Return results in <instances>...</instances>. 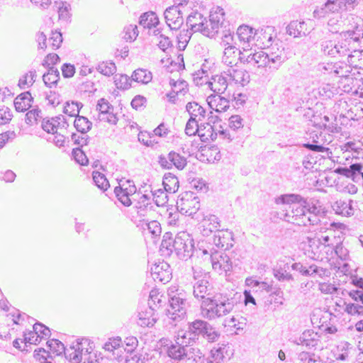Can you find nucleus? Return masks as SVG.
I'll return each instance as SVG.
<instances>
[{"mask_svg": "<svg viewBox=\"0 0 363 363\" xmlns=\"http://www.w3.org/2000/svg\"><path fill=\"white\" fill-rule=\"evenodd\" d=\"M33 97L30 91H25L18 95L13 101L15 109L18 112H24L31 107Z\"/></svg>", "mask_w": 363, "mask_h": 363, "instance_id": "c85d7f7f", "label": "nucleus"}, {"mask_svg": "<svg viewBox=\"0 0 363 363\" xmlns=\"http://www.w3.org/2000/svg\"><path fill=\"white\" fill-rule=\"evenodd\" d=\"M352 283L358 289L348 292L353 303H345V311L350 315L363 316V278H354Z\"/></svg>", "mask_w": 363, "mask_h": 363, "instance_id": "39448f33", "label": "nucleus"}, {"mask_svg": "<svg viewBox=\"0 0 363 363\" xmlns=\"http://www.w3.org/2000/svg\"><path fill=\"white\" fill-rule=\"evenodd\" d=\"M131 78L134 82L146 84L151 82L152 74L147 69L139 68L133 72Z\"/></svg>", "mask_w": 363, "mask_h": 363, "instance_id": "58836bf2", "label": "nucleus"}, {"mask_svg": "<svg viewBox=\"0 0 363 363\" xmlns=\"http://www.w3.org/2000/svg\"><path fill=\"white\" fill-rule=\"evenodd\" d=\"M319 70L331 77L349 79L352 69L343 62H325L319 65Z\"/></svg>", "mask_w": 363, "mask_h": 363, "instance_id": "6e6552de", "label": "nucleus"}, {"mask_svg": "<svg viewBox=\"0 0 363 363\" xmlns=\"http://www.w3.org/2000/svg\"><path fill=\"white\" fill-rule=\"evenodd\" d=\"M346 10V1L344 0H327L320 8L313 11V16L315 18H323L330 13H339Z\"/></svg>", "mask_w": 363, "mask_h": 363, "instance_id": "9d476101", "label": "nucleus"}, {"mask_svg": "<svg viewBox=\"0 0 363 363\" xmlns=\"http://www.w3.org/2000/svg\"><path fill=\"white\" fill-rule=\"evenodd\" d=\"M185 363H208V359L199 348L192 347Z\"/></svg>", "mask_w": 363, "mask_h": 363, "instance_id": "37998d69", "label": "nucleus"}, {"mask_svg": "<svg viewBox=\"0 0 363 363\" xmlns=\"http://www.w3.org/2000/svg\"><path fill=\"white\" fill-rule=\"evenodd\" d=\"M223 9L218 7L215 12H211L209 16V21L213 23L214 28H218L220 23L223 21Z\"/></svg>", "mask_w": 363, "mask_h": 363, "instance_id": "0e129e2a", "label": "nucleus"}, {"mask_svg": "<svg viewBox=\"0 0 363 363\" xmlns=\"http://www.w3.org/2000/svg\"><path fill=\"white\" fill-rule=\"evenodd\" d=\"M240 52L241 51L238 50L233 45H228V47H225L222 57V62L230 67L236 66L238 61L240 60Z\"/></svg>", "mask_w": 363, "mask_h": 363, "instance_id": "cd10ccee", "label": "nucleus"}, {"mask_svg": "<svg viewBox=\"0 0 363 363\" xmlns=\"http://www.w3.org/2000/svg\"><path fill=\"white\" fill-rule=\"evenodd\" d=\"M162 185L166 193H175L179 186V179L172 173H166L163 177Z\"/></svg>", "mask_w": 363, "mask_h": 363, "instance_id": "473e14b6", "label": "nucleus"}, {"mask_svg": "<svg viewBox=\"0 0 363 363\" xmlns=\"http://www.w3.org/2000/svg\"><path fill=\"white\" fill-rule=\"evenodd\" d=\"M139 24L144 28L151 29L156 28L160 24V20L155 12L147 11L140 16Z\"/></svg>", "mask_w": 363, "mask_h": 363, "instance_id": "2f4dec72", "label": "nucleus"}, {"mask_svg": "<svg viewBox=\"0 0 363 363\" xmlns=\"http://www.w3.org/2000/svg\"><path fill=\"white\" fill-rule=\"evenodd\" d=\"M213 242L218 248L229 250L234 245L233 233L228 230H220L214 235Z\"/></svg>", "mask_w": 363, "mask_h": 363, "instance_id": "dca6fc26", "label": "nucleus"}, {"mask_svg": "<svg viewBox=\"0 0 363 363\" xmlns=\"http://www.w3.org/2000/svg\"><path fill=\"white\" fill-rule=\"evenodd\" d=\"M96 70L107 77L111 76L116 72V66L111 61L101 62L96 67Z\"/></svg>", "mask_w": 363, "mask_h": 363, "instance_id": "49530a36", "label": "nucleus"}, {"mask_svg": "<svg viewBox=\"0 0 363 363\" xmlns=\"http://www.w3.org/2000/svg\"><path fill=\"white\" fill-rule=\"evenodd\" d=\"M186 109L190 115V118H194L198 121L204 119L206 110L196 101L189 102L186 106Z\"/></svg>", "mask_w": 363, "mask_h": 363, "instance_id": "72a5a7b5", "label": "nucleus"}, {"mask_svg": "<svg viewBox=\"0 0 363 363\" xmlns=\"http://www.w3.org/2000/svg\"><path fill=\"white\" fill-rule=\"evenodd\" d=\"M90 342L86 338L78 339L76 342V346H79V352L82 353V362L83 363H92V360H90V353L92 350V347L90 345Z\"/></svg>", "mask_w": 363, "mask_h": 363, "instance_id": "f704fd0d", "label": "nucleus"}, {"mask_svg": "<svg viewBox=\"0 0 363 363\" xmlns=\"http://www.w3.org/2000/svg\"><path fill=\"white\" fill-rule=\"evenodd\" d=\"M352 200H349L348 201L339 200L333 205V208L337 214L346 217H350L354 215V208L352 206Z\"/></svg>", "mask_w": 363, "mask_h": 363, "instance_id": "c756f323", "label": "nucleus"}, {"mask_svg": "<svg viewBox=\"0 0 363 363\" xmlns=\"http://www.w3.org/2000/svg\"><path fill=\"white\" fill-rule=\"evenodd\" d=\"M347 80H352V87L350 88L347 91H352V93L359 95V97L363 98V79L361 78L354 79L350 78Z\"/></svg>", "mask_w": 363, "mask_h": 363, "instance_id": "338daca9", "label": "nucleus"}, {"mask_svg": "<svg viewBox=\"0 0 363 363\" xmlns=\"http://www.w3.org/2000/svg\"><path fill=\"white\" fill-rule=\"evenodd\" d=\"M79 346L76 344L71 346L69 349L65 350L63 352L67 359L72 363H81L82 362V353L79 352Z\"/></svg>", "mask_w": 363, "mask_h": 363, "instance_id": "79ce46f5", "label": "nucleus"}, {"mask_svg": "<svg viewBox=\"0 0 363 363\" xmlns=\"http://www.w3.org/2000/svg\"><path fill=\"white\" fill-rule=\"evenodd\" d=\"M209 323L206 320L196 319L193 322L188 323L189 330L191 333L197 335L199 337L201 335L203 337L205 332H207Z\"/></svg>", "mask_w": 363, "mask_h": 363, "instance_id": "4c0bfd02", "label": "nucleus"}, {"mask_svg": "<svg viewBox=\"0 0 363 363\" xmlns=\"http://www.w3.org/2000/svg\"><path fill=\"white\" fill-rule=\"evenodd\" d=\"M223 74L229 77V80L242 86L247 84L250 82L249 73L242 69H235L234 67H232L228 68L227 71H224Z\"/></svg>", "mask_w": 363, "mask_h": 363, "instance_id": "aec40b11", "label": "nucleus"}, {"mask_svg": "<svg viewBox=\"0 0 363 363\" xmlns=\"http://www.w3.org/2000/svg\"><path fill=\"white\" fill-rule=\"evenodd\" d=\"M289 269V264H285L284 267L274 269V276L279 281H294V277L288 272Z\"/></svg>", "mask_w": 363, "mask_h": 363, "instance_id": "a18cd8bd", "label": "nucleus"}, {"mask_svg": "<svg viewBox=\"0 0 363 363\" xmlns=\"http://www.w3.org/2000/svg\"><path fill=\"white\" fill-rule=\"evenodd\" d=\"M132 81V78L126 74H116L114 77V83L119 89H128L131 86Z\"/></svg>", "mask_w": 363, "mask_h": 363, "instance_id": "603ef678", "label": "nucleus"}, {"mask_svg": "<svg viewBox=\"0 0 363 363\" xmlns=\"http://www.w3.org/2000/svg\"><path fill=\"white\" fill-rule=\"evenodd\" d=\"M164 16L166 23L171 30L180 28L184 23V18L178 6H172L166 9Z\"/></svg>", "mask_w": 363, "mask_h": 363, "instance_id": "ddd939ff", "label": "nucleus"}, {"mask_svg": "<svg viewBox=\"0 0 363 363\" xmlns=\"http://www.w3.org/2000/svg\"><path fill=\"white\" fill-rule=\"evenodd\" d=\"M169 160L172 163V166L180 170L187 164L186 159L174 151L169 152Z\"/></svg>", "mask_w": 363, "mask_h": 363, "instance_id": "09e8293b", "label": "nucleus"}, {"mask_svg": "<svg viewBox=\"0 0 363 363\" xmlns=\"http://www.w3.org/2000/svg\"><path fill=\"white\" fill-rule=\"evenodd\" d=\"M363 165L361 163H355L351 164L349 167H339L335 169V172L350 178L354 182H358L360 179Z\"/></svg>", "mask_w": 363, "mask_h": 363, "instance_id": "412c9836", "label": "nucleus"}, {"mask_svg": "<svg viewBox=\"0 0 363 363\" xmlns=\"http://www.w3.org/2000/svg\"><path fill=\"white\" fill-rule=\"evenodd\" d=\"M200 220H202L203 224L201 225V233L203 236H209L211 233H215L217 234L220 227V220L215 215H209L206 217L202 214V217Z\"/></svg>", "mask_w": 363, "mask_h": 363, "instance_id": "f3484780", "label": "nucleus"}, {"mask_svg": "<svg viewBox=\"0 0 363 363\" xmlns=\"http://www.w3.org/2000/svg\"><path fill=\"white\" fill-rule=\"evenodd\" d=\"M136 208L140 216H145L144 211H151L153 208L151 196L147 194H143L138 201Z\"/></svg>", "mask_w": 363, "mask_h": 363, "instance_id": "a19ab883", "label": "nucleus"}, {"mask_svg": "<svg viewBox=\"0 0 363 363\" xmlns=\"http://www.w3.org/2000/svg\"><path fill=\"white\" fill-rule=\"evenodd\" d=\"M363 50H360V45L357 47L356 49L350 50L347 56L348 62L350 65L348 66L351 68L353 67L354 68L357 67L358 62L360 61V57H362Z\"/></svg>", "mask_w": 363, "mask_h": 363, "instance_id": "5fc2aeb1", "label": "nucleus"}, {"mask_svg": "<svg viewBox=\"0 0 363 363\" xmlns=\"http://www.w3.org/2000/svg\"><path fill=\"white\" fill-rule=\"evenodd\" d=\"M286 33L294 38L306 36L310 31L305 21H292L286 27Z\"/></svg>", "mask_w": 363, "mask_h": 363, "instance_id": "393cba45", "label": "nucleus"}, {"mask_svg": "<svg viewBox=\"0 0 363 363\" xmlns=\"http://www.w3.org/2000/svg\"><path fill=\"white\" fill-rule=\"evenodd\" d=\"M114 193L117 199L125 206H130L132 204V201L130 199V196L133 194H126L125 191L121 189H114Z\"/></svg>", "mask_w": 363, "mask_h": 363, "instance_id": "69168bd1", "label": "nucleus"}, {"mask_svg": "<svg viewBox=\"0 0 363 363\" xmlns=\"http://www.w3.org/2000/svg\"><path fill=\"white\" fill-rule=\"evenodd\" d=\"M360 38H363V29L357 23L354 30H348L340 33L335 42L334 57H345L350 50L359 46Z\"/></svg>", "mask_w": 363, "mask_h": 363, "instance_id": "f03ea898", "label": "nucleus"}, {"mask_svg": "<svg viewBox=\"0 0 363 363\" xmlns=\"http://www.w3.org/2000/svg\"><path fill=\"white\" fill-rule=\"evenodd\" d=\"M92 177L96 186L103 191H105L110 186L105 175L98 171L93 172Z\"/></svg>", "mask_w": 363, "mask_h": 363, "instance_id": "3c124183", "label": "nucleus"}, {"mask_svg": "<svg viewBox=\"0 0 363 363\" xmlns=\"http://www.w3.org/2000/svg\"><path fill=\"white\" fill-rule=\"evenodd\" d=\"M47 346L49 347L50 352L59 356L62 354L65 350L64 344L57 339H51L47 342Z\"/></svg>", "mask_w": 363, "mask_h": 363, "instance_id": "6e6d98bb", "label": "nucleus"}, {"mask_svg": "<svg viewBox=\"0 0 363 363\" xmlns=\"http://www.w3.org/2000/svg\"><path fill=\"white\" fill-rule=\"evenodd\" d=\"M96 110L99 112V118L100 121H104L113 125L117 123L118 118L113 113V106L104 98L98 101Z\"/></svg>", "mask_w": 363, "mask_h": 363, "instance_id": "4468645a", "label": "nucleus"}, {"mask_svg": "<svg viewBox=\"0 0 363 363\" xmlns=\"http://www.w3.org/2000/svg\"><path fill=\"white\" fill-rule=\"evenodd\" d=\"M206 21V18L197 12H191L186 18V26L190 28L191 33L201 32Z\"/></svg>", "mask_w": 363, "mask_h": 363, "instance_id": "a878e982", "label": "nucleus"}, {"mask_svg": "<svg viewBox=\"0 0 363 363\" xmlns=\"http://www.w3.org/2000/svg\"><path fill=\"white\" fill-rule=\"evenodd\" d=\"M174 250L181 259H187L191 257L194 250V240L186 232L179 233L174 238L172 244Z\"/></svg>", "mask_w": 363, "mask_h": 363, "instance_id": "423d86ee", "label": "nucleus"}, {"mask_svg": "<svg viewBox=\"0 0 363 363\" xmlns=\"http://www.w3.org/2000/svg\"><path fill=\"white\" fill-rule=\"evenodd\" d=\"M277 204L299 203L303 206L308 213L325 215V211L320 201L315 198H304L298 194H286L277 197Z\"/></svg>", "mask_w": 363, "mask_h": 363, "instance_id": "7ed1b4c3", "label": "nucleus"}, {"mask_svg": "<svg viewBox=\"0 0 363 363\" xmlns=\"http://www.w3.org/2000/svg\"><path fill=\"white\" fill-rule=\"evenodd\" d=\"M210 260L213 269L219 274H227L233 269V262L225 253L211 250Z\"/></svg>", "mask_w": 363, "mask_h": 363, "instance_id": "1a4fd4ad", "label": "nucleus"}, {"mask_svg": "<svg viewBox=\"0 0 363 363\" xmlns=\"http://www.w3.org/2000/svg\"><path fill=\"white\" fill-rule=\"evenodd\" d=\"M138 35V30L136 25L130 24L124 28L122 38L126 41H133Z\"/></svg>", "mask_w": 363, "mask_h": 363, "instance_id": "052dcab7", "label": "nucleus"}, {"mask_svg": "<svg viewBox=\"0 0 363 363\" xmlns=\"http://www.w3.org/2000/svg\"><path fill=\"white\" fill-rule=\"evenodd\" d=\"M274 31L272 26L259 28L255 30L254 41L261 46L269 47L274 38Z\"/></svg>", "mask_w": 363, "mask_h": 363, "instance_id": "6ab92c4d", "label": "nucleus"}, {"mask_svg": "<svg viewBox=\"0 0 363 363\" xmlns=\"http://www.w3.org/2000/svg\"><path fill=\"white\" fill-rule=\"evenodd\" d=\"M150 187L151 186H150ZM150 191L152 193V200L155 201L157 206H163L167 203V196L162 189L154 190L152 188H150Z\"/></svg>", "mask_w": 363, "mask_h": 363, "instance_id": "13d9d810", "label": "nucleus"}, {"mask_svg": "<svg viewBox=\"0 0 363 363\" xmlns=\"http://www.w3.org/2000/svg\"><path fill=\"white\" fill-rule=\"evenodd\" d=\"M200 130V125H199V121L197 120H194V118H189L187 121L185 127V133L189 136L195 135L196 134L199 135V132Z\"/></svg>", "mask_w": 363, "mask_h": 363, "instance_id": "e2e57ef3", "label": "nucleus"}, {"mask_svg": "<svg viewBox=\"0 0 363 363\" xmlns=\"http://www.w3.org/2000/svg\"><path fill=\"white\" fill-rule=\"evenodd\" d=\"M266 56V67L273 70L278 69L281 65L288 59L284 48L272 47L269 52H264Z\"/></svg>", "mask_w": 363, "mask_h": 363, "instance_id": "9b49d317", "label": "nucleus"}, {"mask_svg": "<svg viewBox=\"0 0 363 363\" xmlns=\"http://www.w3.org/2000/svg\"><path fill=\"white\" fill-rule=\"evenodd\" d=\"M256 29L247 26H240L237 30V35L240 42L243 43L242 49L244 52H247V48L250 43L255 40V32Z\"/></svg>", "mask_w": 363, "mask_h": 363, "instance_id": "5701e85b", "label": "nucleus"}, {"mask_svg": "<svg viewBox=\"0 0 363 363\" xmlns=\"http://www.w3.org/2000/svg\"><path fill=\"white\" fill-rule=\"evenodd\" d=\"M227 77L223 72L221 74L213 76L211 80L208 82V87L217 94L224 93L228 87Z\"/></svg>", "mask_w": 363, "mask_h": 363, "instance_id": "b1692460", "label": "nucleus"}, {"mask_svg": "<svg viewBox=\"0 0 363 363\" xmlns=\"http://www.w3.org/2000/svg\"><path fill=\"white\" fill-rule=\"evenodd\" d=\"M308 247L310 250H308V252H311V255H309V257L313 259H318L320 257V247L322 245V241L319 238H308Z\"/></svg>", "mask_w": 363, "mask_h": 363, "instance_id": "c03bdc74", "label": "nucleus"}, {"mask_svg": "<svg viewBox=\"0 0 363 363\" xmlns=\"http://www.w3.org/2000/svg\"><path fill=\"white\" fill-rule=\"evenodd\" d=\"M74 125L78 132L86 134L91 129L92 123L86 117L78 115L75 118Z\"/></svg>", "mask_w": 363, "mask_h": 363, "instance_id": "ea45409f", "label": "nucleus"}, {"mask_svg": "<svg viewBox=\"0 0 363 363\" xmlns=\"http://www.w3.org/2000/svg\"><path fill=\"white\" fill-rule=\"evenodd\" d=\"M225 344L214 347L211 350V357L208 359V363H221L225 359L224 353H226Z\"/></svg>", "mask_w": 363, "mask_h": 363, "instance_id": "c9c22d12", "label": "nucleus"}, {"mask_svg": "<svg viewBox=\"0 0 363 363\" xmlns=\"http://www.w3.org/2000/svg\"><path fill=\"white\" fill-rule=\"evenodd\" d=\"M169 308L167 310L168 317L174 320L184 317L186 313L188 302L181 294H177L169 297Z\"/></svg>", "mask_w": 363, "mask_h": 363, "instance_id": "0eeeda50", "label": "nucleus"}, {"mask_svg": "<svg viewBox=\"0 0 363 363\" xmlns=\"http://www.w3.org/2000/svg\"><path fill=\"white\" fill-rule=\"evenodd\" d=\"M33 329H34L35 332H37L40 341L42 339L49 337L51 335L50 328L40 322H36L33 325Z\"/></svg>", "mask_w": 363, "mask_h": 363, "instance_id": "680f3d73", "label": "nucleus"}, {"mask_svg": "<svg viewBox=\"0 0 363 363\" xmlns=\"http://www.w3.org/2000/svg\"><path fill=\"white\" fill-rule=\"evenodd\" d=\"M271 298L270 303L274 302L278 305H283L284 301V292L278 285H272V289L268 294Z\"/></svg>", "mask_w": 363, "mask_h": 363, "instance_id": "de8ad7c7", "label": "nucleus"}, {"mask_svg": "<svg viewBox=\"0 0 363 363\" xmlns=\"http://www.w3.org/2000/svg\"><path fill=\"white\" fill-rule=\"evenodd\" d=\"M60 79V72L53 66L49 67L48 72L45 73L43 76V80L45 84L51 88L52 86H56Z\"/></svg>", "mask_w": 363, "mask_h": 363, "instance_id": "e433bc0d", "label": "nucleus"}, {"mask_svg": "<svg viewBox=\"0 0 363 363\" xmlns=\"http://www.w3.org/2000/svg\"><path fill=\"white\" fill-rule=\"evenodd\" d=\"M319 342V335L313 330H305L299 337H298L294 342L296 345H301L306 347L308 349L317 346Z\"/></svg>", "mask_w": 363, "mask_h": 363, "instance_id": "4be33fe9", "label": "nucleus"}, {"mask_svg": "<svg viewBox=\"0 0 363 363\" xmlns=\"http://www.w3.org/2000/svg\"><path fill=\"white\" fill-rule=\"evenodd\" d=\"M36 71L35 69L29 71L23 74L18 81V86L21 89H26V86H30L35 82Z\"/></svg>", "mask_w": 363, "mask_h": 363, "instance_id": "8fccbe9b", "label": "nucleus"}, {"mask_svg": "<svg viewBox=\"0 0 363 363\" xmlns=\"http://www.w3.org/2000/svg\"><path fill=\"white\" fill-rule=\"evenodd\" d=\"M239 59L242 63L250 64L252 66H257V67H266V56H264V51L254 53L250 52L248 55H245L243 52H240Z\"/></svg>", "mask_w": 363, "mask_h": 363, "instance_id": "a211bd4d", "label": "nucleus"}, {"mask_svg": "<svg viewBox=\"0 0 363 363\" xmlns=\"http://www.w3.org/2000/svg\"><path fill=\"white\" fill-rule=\"evenodd\" d=\"M150 272L155 281H158L164 284L169 282L172 277L170 266L164 261L155 264L151 267Z\"/></svg>", "mask_w": 363, "mask_h": 363, "instance_id": "2eb2a0df", "label": "nucleus"}, {"mask_svg": "<svg viewBox=\"0 0 363 363\" xmlns=\"http://www.w3.org/2000/svg\"><path fill=\"white\" fill-rule=\"evenodd\" d=\"M193 295L201 303V315L208 320L223 318L231 313L237 302L227 294H213V285L205 274L193 286Z\"/></svg>", "mask_w": 363, "mask_h": 363, "instance_id": "f257e3e1", "label": "nucleus"}, {"mask_svg": "<svg viewBox=\"0 0 363 363\" xmlns=\"http://www.w3.org/2000/svg\"><path fill=\"white\" fill-rule=\"evenodd\" d=\"M177 208L183 215L191 216L199 221L202 214L199 213L200 201L196 194L192 191L182 193L177 201Z\"/></svg>", "mask_w": 363, "mask_h": 363, "instance_id": "20e7f679", "label": "nucleus"}, {"mask_svg": "<svg viewBox=\"0 0 363 363\" xmlns=\"http://www.w3.org/2000/svg\"><path fill=\"white\" fill-rule=\"evenodd\" d=\"M177 340L175 344H171L167 347V355L175 360L186 361L193 347L183 343L179 337L177 338Z\"/></svg>", "mask_w": 363, "mask_h": 363, "instance_id": "f8f14e48", "label": "nucleus"}, {"mask_svg": "<svg viewBox=\"0 0 363 363\" xmlns=\"http://www.w3.org/2000/svg\"><path fill=\"white\" fill-rule=\"evenodd\" d=\"M83 105L78 101L66 102L63 112L69 116H77Z\"/></svg>", "mask_w": 363, "mask_h": 363, "instance_id": "864d4df0", "label": "nucleus"}, {"mask_svg": "<svg viewBox=\"0 0 363 363\" xmlns=\"http://www.w3.org/2000/svg\"><path fill=\"white\" fill-rule=\"evenodd\" d=\"M207 101L209 106L218 113L225 112L230 107V101L220 94L209 96Z\"/></svg>", "mask_w": 363, "mask_h": 363, "instance_id": "bb28decb", "label": "nucleus"}, {"mask_svg": "<svg viewBox=\"0 0 363 363\" xmlns=\"http://www.w3.org/2000/svg\"><path fill=\"white\" fill-rule=\"evenodd\" d=\"M247 286L251 287L255 293H259L261 295L268 294L272 289V284L266 281H259L252 278H247L245 280Z\"/></svg>", "mask_w": 363, "mask_h": 363, "instance_id": "7c9ffc66", "label": "nucleus"}, {"mask_svg": "<svg viewBox=\"0 0 363 363\" xmlns=\"http://www.w3.org/2000/svg\"><path fill=\"white\" fill-rule=\"evenodd\" d=\"M115 189H121L126 194H135L137 191L136 186L133 180L122 178L118 180V186Z\"/></svg>", "mask_w": 363, "mask_h": 363, "instance_id": "4d7b16f0", "label": "nucleus"}, {"mask_svg": "<svg viewBox=\"0 0 363 363\" xmlns=\"http://www.w3.org/2000/svg\"><path fill=\"white\" fill-rule=\"evenodd\" d=\"M334 47L335 42H333L332 40H322L320 42V52L325 55L334 57Z\"/></svg>", "mask_w": 363, "mask_h": 363, "instance_id": "bf43d9fd", "label": "nucleus"}, {"mask_svg": "<svg viewBox=\"0 0 363 363\" xmlns=\"http://www.w3.org/2000/svg\"><path fill=\"white\" fill-rule=\"evenodd\" d=\"M206 331L207 332H205L203 334V337L207 340L208 342H215L218 340L220 334L210 323L208 324V327Z\"/></svg>", "mask_w": 363, "mask_h": 363, "instance_id": "774afa93", "label": "nucleus"}]
</instances>
